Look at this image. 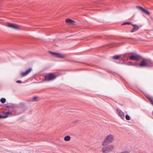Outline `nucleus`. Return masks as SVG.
Here are the masks:
<instances>
[{
    "label": "nucleus",
    "instance_id": "dca6fc26",
    "mask_svg": "<svg viewBox=\"0 0 153 153\" xmlns=\"http://www.w3.org/2000/svg\"><path fill=\"white\" fill-rule=\"evenodd\" d=\"M64 139L65 141H69L71 139V137L69 136H67L65 137Z\"/></svg>",
    "mask_w": 153,
    "mask_h": 153
},
{
    "label": "nucleus",
    "instance_id": "412c9836",
    "mask_svg": "<svg viewBox=\"0 0 153 153\" xmlns=\"http://www.w3.org/2000/svg\"><path fill=\"white\" fill-rule=\"evenodd\" d=\"M126 119L127 120H130V117L128 115H126Z\"/></svg>",
    "mask_w": 153,
    "mask_h": 153
},
{
    "label": "nucleus",
    "instance_id": "4468645a",
    "mask_svg": "<svg viewBox=\"0 0 153 153\" xmlns=\"http://www.w3.org/2000/svg\"><path fill=\"white\" fill-rule=\"evenodd\" d=\"M66 22L69 24H72L74 22V21L70 19H67L66 20Z\"/></svg>",
    "mask_w": 153,
    "mask_h": 153
},
{
    "label": "nucleus",
    "instance_id": "b1692460",
    "mask_svg": "<svg viewBox=\"0 0 153 153\" xmlns=\"http://www.w3.org/2000/svg\"><path fill=\"white\" fill-rule=\"evenodd\" d=\"M2 118V115L0 114V118Z\"/></svg>",
    "mask_w": 153,
    "mask_h": 153
},
{
    "label": "nucleus",
    "instance_id": "f8f14e48",
    "mask_svg": "<svg viewBox=\"0 0 153 153\" xmlns=\"http://www.w3.org/2000/svg\"><path fill=\"white\" fill-rule=\"evenodd\" d=\"M145 96L151 104L153 105V98L151 97L149 95H146Z\"/></svg>",
    "mask_w": 153,
    "mask_h": 153
},
{
    "label": "nucleus",
    "instance_id": "f3484780",
    "mask_svg": "<svg viewBox=\"0 0 153 153\" xmlns=\"http://www.w3.org/2000/svg\"><path fill=\"white\" fill-rule=\"evenodd\" d=\"M120 57V55H116L112 57V58L114 59H118Z\"/></svg>",
    "mask_w": 153,
    "mask_h": 153
},
{
    "label": "nucleus",
    "instance_id": "6ab92c4d",
    "mask_svg": "<svg viewBox=\"0 0 153 153\" xmlns=\"http://www.w3.org/2000/svg\"><path fill=\"white\" fill-rule=\"evenodd\" d=\"M6 99L4 98H2L0 100V101L2 103H4L6 102Z\"/></svg>",
    "mask_w": 153,
    "mask_h": 153
},
{
    "label": "nucleus",
    "instance_id": "39448f33",
    "mask_svg": "<svg viewBox=\"0 0 153 153\" xmlns=\"http://www.w3.org/2000/svg\"><path fill=\"white\" fill-rule=\"evenodd\" d=\"M6 26L9 27L15 30H18L19 29V25L13 23H8L6 24Z\"/></svg>",
    "mask_w": 153,
    "mask_h": 153
},
{
    "label": "nucleus",
    "instance_id": "423d86ee",
    "mask_svg": "<svg viewBox=\"0 0 153 153\" xmlns=\"http://www.w3.org/2000/svg\"><path fill=\"white\" fill-rule=\"evenodd\" d=\"M50 53L56 56V57L60 58H65L64 56L62 54L57 53L50 51Z\"/></svg>",
    "mask_w": 153,
    "mask_h": 153
},
{
    "label": "nucleus",
    "instance_id": "ddd939ff",
    "mask_svg": "<svg viewBox=\"0 0 153 153\" xmlns=\"http://www.w3.org/2000/svg\"><path fill=\"white\" fill-rule=\"evenodd\" d=\"M12 114L9 111H8L4 113V115H2V118H6L9 115H11Z\"/></svg>",
    "mask_w": 153,
    "mask_h": 153
},
{
    "label": "nucleus",
    "instance_id": "7ed1b4c3",
    "mask_svg": "<svg viewBox=\"0 0 153 153\" xmlns=\"http://www.w3.org/2000/svg\"><path fill=\"white\" fill-rule=\"evenodd\" d=\"M114 146L110 144L106 147H104L102 149L103 153H108L112 152L114 149Z\"/></svg>",
    "mask_w": 153,
    "mask_h": 153
},
{
    "label": "nucleus",
    "instance_id": "5701e85b",
    "mask_svg": "<svg viewBox=\"0 0 153 153\" xmlns=\"http://www.w3.org/2000/svg\"><path fill=\"white\" fill-rule=\"evenodd\" d=\"M16 82L17 83H22V81L21 80H17Z\"/></svg>",
    "mask_w": 153,
    "mask_h": 153
},
{
    "label": "nucleus",
    "instance_id": "2eb2a0df",
    "mask_svg": "<svg viewBox=\"0 0 153 153\" xmlns=\"http://www.w3.org/2000/svg\"><path fill=\"white\" fill-rule=\"evenodd\" d=\"M125 64H126L128 65H133L134 66L136 65V63L135 62H129L126 63H124Z\"/></svg>",
    "mask_w": 153,
    "mask_h": 153
},
{
    "label": "nucleus",
    "instance_id": "aec40b11",
    "mask_svg": "<svg viewBox=\"0 0 153 153\" xmlns=\"http://www.w3.org/2000/svg\"><path fill=\"white\" fill-rule=\"evenodd\" d=\"M131 22H125L123 23L122 24V25H126V24L128 25H131Z\"/></svg>",
    "mask_w": 153,
    "mask_h": 153
},
{
    "label": "nucleus",
    "instance_id": "f03ea898",
    "mask_svg": "<svg viewBox=\"0 0 153 153\" xmlns=\"http://www.w3.org/2000/svg\"><path fill=\"white\" fill-rule=\"evenodd\" d=\"M139 66L140 67H150L153 66V62L150 60L143 59Z\"/></svg>",
    "mask_w": 153,
    "mask_h": 153
},
{
    "label": "nucleus",
    "instance_id": "f257e3e1",
    "mask_svg": "<svg viewBox=\"0 0 153 153\" xmlns=\"http://www.w3.org/2000/svg\"><path fill=\"white\" fill-rule=\"evenodd\" d=\"M114 140V136L112 134H108L105 137L104 140L102 143V146H105L107 144L112 143Z\"/></svg>",
    "mask_w": 153,
    "mask_h": 153
},
{
    "label": "nucleus",
    "instance_id": "a211bd4d",
    "mask_svg": "<svg viewBox=\"0 0 153 153\" xmlns=\"http://www.w3.org/2000/svg\"><path fill=\"white\" fill-rule=\"evenodd\" d=\"M38 98V97L37 96H35L33 97V101H37Z\"/></svg>",
    "mask_w": 153,
    "mask_h": 153
},
{
    "label": "nucleus",
    "instance_id": "1a4fd4ad",
    "mask_svg": "<svg viewBox=\"0 0 153 153\" xmlns=\"http://www.w3.org/2000/svg\"><path fill=\"white\" fill-rule=\"evenodd\" d=\"M32 70L31 68H30L26 70L25 72H23L21 73V75L22 76H24L28 74Z\"/></svg>",
    "mask_w": 153,
    "mask_h": 153
},
{
    "label": "nucleus",
    "instance_id": "9b49d317",
    "mask_svg": "<svg viewBox=\"0 0 153 153\" xmlns=\"http://www.w3.org/2000/svg\"><path fill=\"white\" fill-rule=\"evenodd\" d=\"M133 27V28H132L130 31L131 33H133L137 31L139 29L138 26L136 25L132 24V25Z\"/></svg>",
    "mask_w": 153,
    "mask_h": 153
},
{
    "label": "nucleus",
    "instance_id": "0eeeda50",
    "mask_svg": "<svg viewBox=\"0 0 153 153\" xmlns=\"http://www.w3.org/2000/svg\"><path fill=\"white\" fill-rule=\"evenodd\" d=\"M117 113L118 116L122 119L124 117V113L120 109L117 108Z\"/></svg>",
    "mask_w": 153,
    "mask_h": 153
},
{
    "label": "nucleus",
    "instance_id": "4be33fe9",
    "mask_svg": "<svg viewBox=\"0 0 153 153\" xmlns=\"http://www.w3.org/2000/svg\"><path fill=\"white\" fill-rule=\"evenodd\" d=\"M120 153H130L128 152L127 151H124L123 152H121Z\"/></svg>",
    "mask_w": 153,
    "mask_h": 153
},
{
    "label": "nucleus",
    "instance_id": "20e7f679",
    "mask_svg": "<svg viewBox=\"0 0 153 153\" xmlns=\"http://www.w3.org/2000/svg\"><path fill=\"white\" fill-rule=\"evenodd\" d=\"M56 77V76L53 74H48L45 76V80L46 81H51L54 79Z\"/></svg>",
    "mask_w": 153,
    "mask_h": 153
},
{
    "label": "nucleus",
    "instance_id": "6e6552de",
    "mask_svg": "<svg viewBox=\"0 0 153 153\" xmlns=\"http://www.w3.org/2000/svg\"><path fill=\"white\" fill-rule=\"evenodd\" d=\"M129 57L130 59L133 60H138L140 59V56L137 55L129 56Z\"/></svg>",
    "mask_w": 153,
    "mask_h": 153
},
{
    "label": "nucleus",
    "instance_id": "9d476101",
    "mask_svg": "<svg viewBox=\"0 0 153 153\" xmlns=\"http://www.w3.org/2000/svg\"><path fill=\"white\" fill-rule=\"evenodd\" d=\"M136 8L139 9L140 10H141L142 11L146 13L147 15H150V12L148 10H146L143 8L142 7L138 6L136 7Z\"/></svg>",
    "mask_w": 153,
    "mask_h": 153
}]
</instances>
